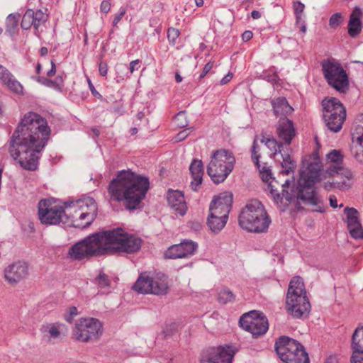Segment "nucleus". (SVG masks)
Listing matches in <instances>:
<instances>
[{
  "instance_id": "nucleus-17",
  "label": "nucleus",
  "mask_w": 363,
  "mask_h": 363,
  "mask_svg": "<svg viewBox=\"0 0 363 363\" xmlns=\"http://www.w3.org/2000/svg\"><path fill=\"white\" fill-rule=\"evenodd\" d=\"M233 203V194L225 191L220 194L211 201L209 213L228 219V215Z\"/></svg>"
},
{
  "instance_id": "nucleus-39",
  "label": "nucleus",
  "mask_w": 363,
  "mask_h": 363,
  "mask_svg": "<svg viewBox=\"0 0 363 363\" xmlns=\"http://www.w3.org/2000/svg\"><path fill=\"white\" fill-rule=\"evenodd\" d=\"M327 158L332 162L337 163V164L342 161L343 156L340 150H333L327 154Z\"/></svg>"
},
{
  "instance_id": "nucleus-2",
  "label": "nucleus",
  "mask_w": 363,
  "mask_h": 363,
  "mask_svg": "<svg viewBox=\"0 0 363 363\" xmlns=\"http://www.w3.org/2000/svg\"><path fill=\"white\" fill-rule=\"evenodd\" d=\"M313 156L314 161L308 164L306 170L301 171L296 185L291 188L290 192L287 189L289 188V180H286L281 185V194L275 189V186L272 182L269 183L267 190L269 191L277 206L283 207L281 211H284V208L291 203L300 209L301 201L304 204L316 206L315 209L316 212L325 211L323 201L316 194L313 187L315 183L320 180L322 164L317 153H314Z\"/></svg>"
},
{
  "instance_id": "nucleus-10",
  "label": "nucleus",
  "mask_w": 363,
  "mask_h": 363,
  "mask_svg": "<svg viewBox=\"0 0 363 363\" xmlns=\"http://www.w3.org/2000/svg\"><path fill=\"white\" fill-rule=\"evenodd\" d=\"M322 106L323 117L326 127L333 133H338L346 118L345 108L336 98L323 99Z\"/></svg>"
},
{
  "instance_id": "nucleus-41",
  "label": "nucleus",
  "mask_w": 363,
  "mask_h": 363,
  "mask_svg": "<svg viewBox=\"0 0 363 363\" xmlns=\"http://www.w3.org/2000/svg\"><path fill=\"white\" fill-rule=\"evenodd\" d=\"M305 6L300 1H296L294 4V13L296 15V21L299 22L302 18V13L303 12Z\"/></svg>"
},
{
  "instance_id": "nucleus-7",
  "label": "nucleus",
  "mask_w": 363,
  "mask_h": 363,
  "mask_svg": "<svg viewBox=\"0 0 363 363\" xmlns=\"http://www.w3.org/2000/svg\"><path fill=\"white\" fill-rule=\"evenodd\" d=\"M104 235L102 230L77 242L69 249V257L73 260H81L90 257L106 255Z\"/></svg>"
},
{
  "instance_id": "nucleus-57",
  "label": "nucleus",
  "mask_w": 363,
  "mask_h": 363,
  "mask_svg": "<svg viewBox=\"0 0 363 363\" xmlns=\"http://www.w3.org/2000/svg\"><path fill=\"white\" fill-rule=\"evenodd\" d=\"M38 82L46 86H50L53 84V81L40 77L38 78Z\"/></svg>"
},
{
  "instance_id": "nucleus-37",
  "label": "nucleus",
  "mask_w": 363,
  "mask_h": 363,
  "mask_svg": "<svg viewBox=\"0 0 363 363\" xmlns=\"http://www.w3.org/2000/svg\"><path fill=\"white\" fill-rule=\"evenodd\" d=\"M218 301L223 304L232 302L235 300V296L231 291L223 289L218 293Z\"/></svg>"
},
{
  "instance_id": "nucleus-22",
  "label": "nucleus",
  "mask_w": 363,
  "mask_h": 363,
  "mask_svg": "<svg viewBox=\"0 0 363 363\" xmlns=\"http://www.w3.org/2000/svg\"><path fill=\"white\" fill-rule=\"evenodd\" d=\"M64 325L59 322L43 323L40 332L42 338L48 344H55L62 338Z\"/></svg>"
},
{
  "instance_id": "nucleus-59",
  "label": "nucleus",
  "mask_w": 363,
  "mask_h": 363,
  "mask_svg": "<svg viewBox=\"0 0 363 363\" xmlns=\"http://www.w3.org/2000/svg\"><path fill=\"white\" fill-rule=\"evenodd\" d=\"M251 16L254 19H258L261 17V13L259 11L254 10L251 13Z\"/></svg>"
},
{
  "instance_id": "nucleus-60",
  "label": "nucleus",
  "mask_w": 363,
  "mask_h": 363,
  "mask_svg": "<svg viewBox=\"0 0 363 363\" xmlns=\"http://www.w3.org/2000/svg\"><path fill=\"white\" fill-rule=\"evenodd\" d=\"M335 183L336 182H335L334 181L333 182H326L324 184V188L325 189H329L332 188Z\"/></svg>"
},
{
  "instance_id": "nucleus-56",
  "label": "nucleus",
  "mask_w": 363,
  "mask_h": 363,
  "mask_svg": "<svg viewBox=\"0 0 363 363\" xmlns=\"http://www.w3.org/2000/svg\"><path fill=\"white\" fill-rule=\"evenodd\" d=\"M232 78H233V74L228 73L224 77L222 78V79L220 82V84L221 85L226 84L232 79Z\"/></svg>"
},
{
  "instance_id": "nucleus-8",
  "label": "nucleus",
  "mask_w": 363,
  "mask_h": 363,
  "mask_svg": "<svg viewBox=\"0 0 363 363\" xmlns=\"http://www.w3.org/2000/svg\"><path fill=\"white\" fill-rule=\"evenodd\" d=\"M235 157L226 150H216L211 156L207 173L215 184L223 182L234 168Z\"/></svg>"
},
{
  "instance_id": "nucleus-32",
  "label": "nucleus",
  "mask_w": 363,
  "mask_h": 363,
  "mask_svg": "<svg viewBox=\"0 0 363 363\" xmlns=\"http://www.w3.org/2000/svg\"><path fill=\"white\" fill-rule=\"evenodd\" d=\"M152 294L156 295L166 294L169 289L168 278L164 274H157L152 277Z\"/></svg>"
},
{
  "instance_id": "nucleus-16",
  "label": "nucleus",
  "mask_w": 363,
  "mask_h": 363,
  "mask_svg": "<svg viewBox=\"0 0 363 363\" xmlns=\"http://www.w3.org/2000/svg\"><path fill=\"white\" fill-rule=\"evenodd\" d=\"M47 21L48 16L40 9L36 11L28 9L22 17L21 26L23 30H28L33 26L35 35L40 38L42 31L40 28Z\"/></svg>"
},
{
  "instance_id": "nucleus-29",
  "label": "nucleus",
  "mask_w": 363,
  "mask_h": 363,
  "mask_svg": "<svg viewBox=\"0 0 363 363\" xmlns=\"http://www.w3.org/2000/svg\"><path fill=\"white\" fill-rule=\"evenodd\" d=\"M189 171L192 177L190 186L193 191H196L199 186L202 182L204 174L203 162L200 160H194L189 167Z\"/></svg>"
},
{
  "instance_id": "nucleus-40",
  "label": "nucleus",
  "mask_w": 363,
  "mask_h": 363,
  "mask_svg": "<svg viewBox=\"0 0 363 363\" xmlns=\"http://www.w3.org/2000/svg\"><path fill=\"white\" fill-rule=\"evenodd\" d=\"M180 32L174 28H169L167 30V38L170 43L174 45L176 40L179 36Z\"/></svg>"
},
{
  "instance_id": "nucleus-27",
  "label": "nucleus",
  "mask_w": 363,
  "mask_h": 363,
  "mask_svg": "<svg viewBox=\"0 0 363 363\" xmlns=\"http://www.w3.org/2000/svg\"><path fill=\"white\" fill-rule=\"evenodd\" d=\"M167 202L169 206L180 216H184L187 210V206L183 194L179 191L169 190L167 194Z\"/></svg>"
},
{
  "instance_id": "nucleus-15",
  "label": "nucleus",
  "mask_w": 363,
  "mask_h": 363,
  "mask_svg": "<svg viewBox=\"0 0 363 363\" xmlns=\"http://www.w3.org/2000/svg\"><path fill=\"white\" fill-rule=\"evenodd\" d=\"M261 143L264 145L271 150L274 151V156L280 154L281 161L279 160L281 163L282 168L281 173L284 174H289L290 172H294L296 167V162L291 159L290 155L285 152L283 149V144L278 143L274 138H267L262 136Z\"/></svg>"
},
{
  "instance_id": "nucleus-50",
  "label": "nucleus",
  "mask_w": 363,
  "mask_h": 363,
  "mask_svg": "<svg viewBox=\"0 0 363 363\" xmlns=\"http://www.w3.org/2000/svg\"><path fill=\"white\" fill-rule=\"evenodd\" d=\"M260 172L262 173L263 181L268 182L269 180L272 178V174L270 171L265 167H263L262 169H260Z\"/></svg>"
},
{
  "instance_id": "nucleus-6",
  "label": "nucleus",
  "mask_w": 363,
  "mask_h": 363,
  "mask_svg": "<svg viewBox=\"0 0 363 363\" xmlns=\"http://www.w3.org/2000/svg\"><path fill=\"white\" fill-rule=\"evenodd\" d=\"M288 312L296 318L306 317L311 310V304L306 296L303 279L294 277L290 281L286 298Z\"/></svg>"
},
{
  "instance_id": "nucleus-13",
  "label": "nucleus",
  "mask_w": 363,
  "mask_h": 363,
  "mask_svg": "<svg viewBox=\"0 0 363 363\" xmlns=\"http://www.w3.org/2000/svg\"><path fill=\"white\" fill-rule=\"evenodd\" d=\"M38 217L42 223L57 225L67 223L65 208L51 199H43L38 203Z\"/></svg>"
},
{
  "instance_id": "nucleus-18",
  "label": "nucleus",
  "mask_w": 363,
  "mask_h": 363,
  "mask_svg": "<svg viewBox=\"0 0 363 363\" xmlns=\"http://www.w3.org/2000/svg\"><path fill=\"white\" fill-rule=\"evenodd\" d=\"M28 274V264L23 261L15 262L4 269V278L12 285L16 284L26 279Z\"/></svg>"
},
{
  "instance_id": "nucleus-48",
  "label": "nucleus",
  "mask_w": 363,
  "mask_h": 363,
  "mask_svg": "<svg viewBox=\"0 0 363 363\" xmlns=\"http://www.w3.org/2000/svg\"><path fill=\"white\" fill-rule=\"evenodd\" d=\"M111 6L110 0H104L101 4L100 10L101 12L106 13L110 11Z\"/></svg>"
},
{
  "instance_id": "nucleus-33",
  "label": "nucleus",
  "mask_w": 363,
  "mask_h": 363,
  "mask_svg": "<svg viewBox=\"0 0 363 363\" xmlns=\"http://www.w3.org/2000/svg\"><path fill=\"white\" fill-rule=\"evenodd\" d=\"M272 105L276 116H286L294 111V108L289 104L284 97L274 99L272 101Z\"/></svg>"
},
{
  "instance_id": "nucleus-49",
  "label": "nucleus",
  "mask_w": 363,
  "mask_h": 363,
  "mask_svg": "<svg viewBox=\"0 0 363 363\" xmlns=\"http://www.w3.org/2000/svg\"><path fill=\"white\" fill-rule=\"evenodd\" d=\"M213 66V62L210 61L208 63H206L203 69V71H202L199 78L200 79L203 78L211 71Z\"/></svg>"
},
{
  "instance_id": "nucleus-4",
  "label": "nucleus",
  "mask_w": 363,
  "mask_h": 363,
  "mask_svg": "<svg viewBox=\"0 0 363 363\" xmlns=\"http://www.w3.org/2000/svg\"><path fill=\"white\" fill-rule=\"evenodd\" d=\"M239 225L251 233H264L271 220L264 206L257 200L250 201L241 211L238 217Z\"/></svg>"
},
{
  "instance_id": "nucleus-25",
  "label": "nucleus",
  "mask_w": 363,
  "mask_h": 363,
  "mask_svg": "<svg viewBox=\"0 0 363 363\" xmlns=\"http://www.w3.org/2000/svg\"><path fill=\"white\" fill-rule=\"evenodd\" d=\"M277 132L278 138L285 145H289L292 139L296 135V129L292 121L284 118H281L277 123Z\"/></svg>"
},
{
  "instance_id": "nucleus-42",
  "label": "nucleus",
  "mask_w": 363,
  "mask_h": 363,
  "mask_svg": "<svg viewBox=\"0 0 363 363\" xmlns=\"http://www.w3.org/2000/svg\"><path fill=\"white\" fill-rule=\"evenodd\" d=\"M342 22V16L340 13H335L332 15L329 20V26L330 28H337Z\"/></svg>"
},
{
  "instance_id": "nucleus-23",
  "label": "nucleus",
  "mask_w": 363,
  "mask_h": 363,
  "mask_svg": "<svg viewBox=\"0 0 363 363\" xmlns=\"http://www.w3.org/2000/svg\"><path fill=\"white\" fill-rule=\"evenodd\" d=\"M351 363H363V325L357 327L352 336Z\"/></svg>"
},
{
  "instance_id": "nucleus-55",
  "label": "nucleus",
  "mask_w": 363,
  "mask_h": 363,
  "mask_svg": "<svg viewBox=\"0 0 363 363\" xmlns=\"http://www.w3.org/2000/svg\"><path fill=\"white\" fill-rule=\"evenodd\" d=\"M253 36V33L250 30H245L242 35V39L243 41L247 42L250 40Z\"/></svg>"
},
{
  "instance_id": "nucleus-1",
  "label": "nucleus",
  "mask_w": 363,
  "mask_h": 363,
  "mask_svg": "<svg viewBox=\"0 0 363 363\" xmlns=\"http://www.w3.org/2000/svg\"><path fill=\"white\" fill-rule=\"evenodd\" d=\"M50 135V128L45 118L35 112L26 113L11 138V156L23 169L36 170L40 154Z\"/></svg>"
},
{
  "instance_id": "nucleus-38",
  "label": "nucleus",
  "mask_w": 363,
  "mask_h": 363,
  "mask_svg": "<svg viewBox=\"0 0 363 363\" xmlns=\"http://www.w3.org/2000/svg\"><path fill=\"white\" fill-rule=\"evenodd\" d=\"M174 121L179 128H184L188 125L186 113L184 111L179 112L174 117Z\"/></svg>"
},
{
  "instance_id": "nucleus-36",
  "label": "nucleus",
  "mask_w": 363,
  "mask_h": 363,
  "mask_svg": "<svg viewBox=\"0 0 363 363\" xmlns=\"http://www.w3.org/2000/svg\"><path fill=\"white\" fill-rule=\"evenodd\" d=\"M94 283L98 286L99 291L102 294H107L110 289V279L103 272H99L97 277L94 279Z\"/></svg>"
},
{
  "instance_id": "nucleus-35",
  "label": "nucleus",
  "mask_w": 363,
  "mask_h": 363,
  "mask_svg": "<svg viewBox=\"0 0 363 363\" xmlns=\"http://www.w3.org/2000/svg\"><path fill=\"white\" fill-rule=\"evenodd\" d=\"M20 18L21 14L18 13H13L7 16L6 20V32L9 35L13 36L17 33Z\"/></svg>"
},
{
  "instance_id": "nucleus-28",
  "label": "nucleus",
  "mask_w": 363,
  "mask_h": 363,
  "mask_svg": "<svg viewBox=\"0 0 363 363\" xmlns=\"http://www.w3.org/2000/svg\"><path fill=\"white\" fill-rule=\"evenodd\" d=\"M0 80L11 91L22 94L23 87L22 84L14 77V76L4 67L0 65Z\"/></svg>"
},
{
  "instance_id": "nucleus-58",
  "label": "nucleus",
  "mask_w": 363,
  "mask_h": 363,
  "mask_svg": "<svg viewBox=\"0 0 363 363\" xmlns=\"http://www.w3.org/2000/svg\"><path fill=\"white\" fill-rule=\"evenodd\" d=\"M56 72V67L55 62L52 60L51 61V69L48 72L47 75L48 77H52L55 75Z\"/></svg>"
},
{
  "instance_id": "nucleus-9",
  "label": "nucleus",
  "mask_w": 363,
  "mask_h": 363,
  "mask_svg": "<svg viewBox=\"0 0 363 363\" xmlns=\"http://www.w3.org/2000/svg\"><path fill=\"white\" fill-rule=\"evenodd\" d=\"M275 350L281 361L286 363H309L304 347L294 339L281 336L275 342Z\"/></svg>"
},
{
  "instance_id": "nucleus-21",
  "label": "nucleus",
  "mask_w": 363,
  "mask_h": 363,
  "mask_svg": "<svg viewBox=\"0 0 363 363\" xmlns=\"http://www.w3.org/2000/svg\"><path fill=\"white\" fill-rule=\"evenodd\" d=\"M78 207L77 201L65 203V215L67 218V223H65V224L75 228H86L90 225V223H86V218L80 216L82 211L77 209Z\"/></svg>"
},
{
  "instance_id": "nucleus-19",
  "label": "nucleus",
  "mask_w": 363,
  "mask_h": 363,
  "mask_svg": "<svg viewBox=\"0 0 363 363\" xmlns=\"http://www.w3.org/2000/svg\"><path fill=\"white\" fill-rule=\"evenodd\" d=\"M197 248L196 242L191 240H185L179 244L169 247L164 255L169 259L185 258L193 255Z\"/></svg>"
},
{
  "instance_id": "nucleus-43",
  "label": "nucleus",
  "mask_w": 363,
  "mask_h": 363,
  "mask_svg": "<svg viewBox=\"0 0 363 363\" xmlns=\"http://www.w3.org/2000/svg\"><path fill=\"white\" fill-rule=\"evenodd\" d=\"M257 144L256 140H254L252 149V160L255 162V165L260 169L259 159L260 155L257 153Z\"/></svg>"
},
{
  "instance_id": "nucleus-54",
  "label": "nucleus",
  "mask_w": 363,
  "mask_h": 363,
  "mask_svg": "<svg viewBox=\"0 0 363 363\" xmlns=\"http://www.w3.org/2000/svg\"><path fill=\"white\" fill-rule=\"evenodd\" d=\"M88 82H89V86L91 94L96 97L101 98L102 96L96 90L94 86L92 84V83L91 82V81L89 79L88 80Z\"/></svg>"
},
{
  "instance_id": "nucleus-63",
  "label": "nucleus",
  "mask_w": 363,
  "mask_h": 363,
  "mask_svg": "<svg viewBox=\"0 0 363 363\" xmlns=\"http://www.w3.org/2000/svg\"><path fill=\"white\" fill-rule=\"evenodd\" d=\"M175 80L177 83H179L182 81V77L178 73H177L175 75Z\"/></svg>"
},
{
  "instance_id": "nucleus-62",
  "label": "nucleus",
  "mask_w": 363,
  "mask_h": 363,
  "mask_svg": "<svg viewBox=\"0 0 363 363\" xmlns=\"http://www.w3.org/2000/svg\"><path fill=\"white\" fill-rule=\"evenodd\" d=\"M194 1L198 7L202 6L203 5V0H194Z\"/></svg>"
},
{
  "instance_id": "nucleus-52",
  "label": "nucleus",
  "mask_w": 363,
  "mask_h": 363,
  "mask_svg": "<svg viewBox=\"0 0 363 363\" xmlns=\"http://www.w3.org/2000/svg\"><path fill=\"white\" fill-rule=\"evenodd\" d=\"M139 64H140L139 60H135L130 62V67H129L130 73H133L135 70H138L139 69V67H140Z\"/></svg>"
},
{
  "instance_id": "nucleus-61",
  "label": "nucleus",
  "mask_w": 363,
  "mask_h": 363,
  "mask_svg": "<svg viewBox=\"0 0 363 363\" xmlns=\"http://www.w3.org/2000/svg\"><path fill=\"white\" fill-rule=\"evenodd\" d=\"M40 55L42 56L46 55L48 52V48L45 47H43L40 50Z\"/></svg>"
},
{
  "instance_id": "nucleus-3",
  "label": "nucleus",
  "mask_w": 363,
  "mask_h": 363,
  "mask_svg": "<svg viewBox=\"0 0 363 363\" xmlns=\"http://www.w3.org/2000/svg\"><path fill=\"white\" fill-rule=\"evenodd\" d=\"M148 178L142 177L128 170L117 172L108 186V192L112 201L123 202L126 209L135 210L140 208L149 189Z\"/></svg>"
},
{
  "instance_id": "nucleus-46",
  "label": "nucleus",
  "mask_w": 363,
  "mask_h": 363,
  "mask_svg": "<svg viewBox=\"0 0 363 363\" xmlns=\"http://www.w3.org/2000/svg\"><path fill=\"white\" fill-rule=\"evenodd\" d=\"M344 172H345V169L343 168L337 166V167H334V169L330 170L329 174L331 175H334V173L339 174H343ZM345 177L347 179L350 178L352 177L351 172L349 171H345Z\"/></svg>"
},
{
  "instance_id": "nucleus-5",
  "label": "nucleus",
  "mask_w": 363,
  "mask_h": 363,
  "mask_svg": "<svg viewBox=\"0 0 363 363\" xmlns=\"http://www.w3.org/2000/svg\"><path fill=\"white\" fill-rule=\"evenodd\" d=\"M106 255L125 252L134 253L140 250L142 240L133 235L125 233L122 228L103 230Z\"/></svg>"
},
{
  "instance_id": "nucleus-45",
  "label": "nucleus",
  "mask_w": 363,
  "mask_h": 363,
  "mask_svg": "<svg viewBox=\"0 0 363 363\" xmlns=\"http://www.w3.org/2000/svg\"><path fill=\"white\" fill-rule=\"evenodd\" d=\"M192 130V128L184 129L182 131H180L175 137H174V141L175 142H180L184 140L187 138V136L190 134V133Z\"/></svg>"
},
{
  "instance_id": "nucleus-24",
  "label": "nucleus",
  "mask_w": 363,
  "mask_h": 363,
  "mask_svg": "<svg viewBox=\"0 0 363 363\" xmlns=\"http://www.w3.org/2000/svg\"><path fill=\"white\" fill-rule=\"evenodd\" d=\"M347 216V229L354 239L363 238V229L358 219V211L354 208L347 207L344 210Z\"/></svg>"
},
{
  "instance_id": "nucleus-30",
  "label": "nucleus",
  "mask_w": 363,
  "mask_h": 363,
  "mask_svg": "<svg viewBox=\"0 0 363 363\" xmlns=\"http://www.w3.org/2000/svg\"><path fill=\"white\" fill-rule=\"evenodd\" d=\"M361 16L362 11L358 7H356L350 15L348 23V33L352 38L357 36L362 30Z\"/></svg>"
},
{
  "instance_id": "nucleus-14",
  "label": "nucleus",
  "mask_w": 363,
  "mask_h": 363,
  "mask_svg": "<svg viewBox=\"0 0 363 363\" xmlns=\"http://www.w3.org/2000/svg\"><path fill=\"white\" fill-rule=\"evenodd\" d=\"M239 323L242 329L255 337L265 334L269 328L267 317L262 313L257 311H250L242 315Z\"/></svg>"
},
{
  "instance_id": "nucleus-47",
  "label": "nucleus",
  "mask_w": 363,
  "mask_h": 363,
  "mask_svg": "<svg viewBox=\"0 0 363 363\" xmlns=\"http://www.w3.org/2000/svg\"><path fill=\"white\" fill-rule=\"evenodd\" d=\"M125 12H126V11H125V9H123V8L120 9L119 13L113 18V26H117V24L120 22L121 18L125 14Z\"/></svg>"
},
{
  "instance_id": "nucleus-11",
  "label": "nucleus",
  "mask_w": 363,
  "mask_h": 363,
  "mask_svg": "<svg viewBox=\"0 0 363 363\" xmlns=\"http://www.w3.org/2000/svg\"><path fill=\"white\" fill-rule=\"evenodd\" d=\"M321 66L327 83L339 93H346L350 86L349 77L341 65L333 60H325Z\"/></svg>"
},
{
  "instance_id": "nucleus-51",
  "label": "nucleus",
  "mask_w": 363,
  "mask_h": 363,
  "mask_svg": "<svg viewBox=\"0 0 363 363\" xmlns=\"http://www.w3.org/2000/svg\"><path fill=\"white\" fill-rule=\"evenodd\" d=\"M99 71L101 76H106L108 73V65L106 62H101L99 65Z\"/></svg>"
},
{
  "instance_id": "nucleus-26",
  "label": "nucleus",
  "mask_w": 363,
  "mask_h": 363,
  "mask_svg": "<svg viewBox=\"0 0 363 363\" xmlns=\"http://www.w3.org/2000/svg\"><path fill=\"white\" fill-rule=\"evenodd\" d=\"M78 203V208L81 210L80 216L86 218V223H90L94 220L97 216V204L95 200L91 197H86L77 200Z\"/></svg>"
},
{
  "instance_id": "nucleus-31",
  "label": "nucleus",
  "mask_w": 363,
  "mask_h": 363,
  "mask_svg": "<svg viewBox=\"0 0 363 363\" xmlns=\"http://www.w3.org/2000/svg\"><path fill=\"white\" fill-rule=\"evenodd\" d=\"M152 277L145 273L141 274L134 284L133 289L140 294H152Z\"/></svg>"
},
{
  "instance_id": "nucleus-64",
  "label": "nucleus",
  "mask_w": 363,
  "mask_h": 363,
  "mask_svg": "<svg viewBox=\"0 0 363 363\" xmlns=\"http://www.w3.org/2000/svg\"><path fill=\"white\" fill-rule=\"evenodd\" d=\"M41 71V65L40 63H38L36 65V72L39 74Z\"/></svg>"
},
{
  "instance_id": "nucleus-44",
  "label": "nucleus",
  "mask_w": 363,
  "mask_h": 363,
  "mask_svg": "<svg viewBox=\"0 0 363 363\" xmlns=\"http://www.w3.org/2000/svg\"><path fill=\"white\" fill-rule=\"evenodd\" d=\"M78 314V310L76 307L72 306L68 308L67 311V314L65 315V319L68 323H72L74 317H75Z\"/></svg>"
},
{
  "instance_id": "nucleus-20",
  "label": "nucleus",
  "mask_w": 363,
  "mask_h": 363,
  "mask_svg": "<svg viewBox=\"0 0 363 363\" xmlns=\"http://www.w3.org/2000/svg\"><path fill=\"white\" fill-rule=\"evenodd\" d=\"M235 352L231 347H218L211 348L209 352L203 355L202 363H232Z\"/></svg>"
},
{
  "instance_id": "nucleus-53",
  "label": "nucleus",
  "mask_w": 363,
  "mask_h": 363,
  "mask_svg": "<svg viewBox=\"0 0 363 363\" xmlns=\"http://www.w3.org/2000/svg\"><path fill=\"white\" fill-rule=\"evenodd\" d=\"M329 201H330V206L333 208H335L338 206L337 205V198L335 196H330V198H329ZM343 206V204H340L339 206L340 208L342 207Z\"/></svg>"
},
{
  "instance_id": "nucleus-34",
  "label": "nucleus",
  "mask_w": 363,
  "mask_h": 363,
  "mask_svg": "<svg viewBox=\"0 0 363 363\" xmlns=\"http://www.w3.org/2000/svg\"><path fill=\"white\" fill-rule=\"evenodd\" d=\"M228 219L221 218L209 213L207 218V225L210 230L214 233H219L225 225Z\"/></svg>"
},
{
  "instance_id": "nucleus-12",
  "label": "nucleus",
  "mask_w": 363,
  "mask_h": 363,
  "mask_svg": "<svg viewBox=\"0 0 363 363\" xmlns=\"http://www.w3.org/2000/svg\"><path fill=\"white\" fill-rule=\"evenodd\" d=\"M103 327L101 322L96 318H80L73 329L72 335L75 340L88 342L98 340L102 335Z\"/></svg>"
}]
</instances>
